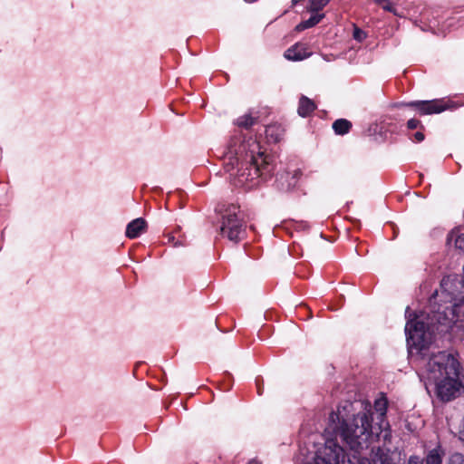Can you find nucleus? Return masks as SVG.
<instances>
[{"label":"nucleus","instance_id":"nucleus-1","mask_svg":"<svg viewBox=\"0 0 464 464\" xmlns=\"http://www.w3.org/2000/svg\"><path fill=\"white\" fill-rule=\"evenodd\" d=\"M459 283L444 277L440 290L432 295L426 309L420 314H411L408 306L405 311L407 323L405 334L409 352L421 355L424 361V350L431 343L436 333L461 334L464 336V321L458 320L457 314L464 304V292H458Z\"/></svg>","mask_w":464,"mask_h":464},{"label":"nucleus","instance_id":"nucleus-2","mask_svg":"<svg viewBox=\"0 0 464 464\" xmlns=\"http://www.w3.org/2000/svg\"><path fill=\"white\" fill-rule=\"evenodd\" d=\"M388 401L382 396L374 401L373 406L369 401L362 403V410L351 417L343 418L340 408L329 416V428L338 436L353 453V458L359 457L375 442L382 446L392 442V430L387 420Z\"/></svg>","mask_w":464,"mask_h":464},{"label":"nucleus","instance_id":"nucleus-3","mask_svg":"<svg viewBox=\"0 0 464 464\" xmlns=\"http://www.w3.org/2000/svg\"><path fill=\"white\" fill-rule=\"evenodd\" d=\"M460 364L450 353L439 352L429 357L425 363V387L435 385L437 397L442 401H450L458 397L463 384L459 379Z\"/></svg>","mask_w":464,"mask_h":464},{"label":"nucleus","instance_id":"nucleus-4","mask_svg":"<svg viewBox=\"0 0 464 464\" xmlns=\"http://www.w3.org/2000/svg\"><path fill=\"white\" fill-rule=\"evenodd\" d=\"M272 163V157L266 153L260 142L253 137L246 138L238 134L233 136L223 154V166L226 173L237 169L240 174L247 170L261 171Z\"/></svg>","mask_w":464,"mask_h":464},{"label":"nucleus","instance_id":"nucleus-5","mask_svg":"<svg viewBox=\"0 0 464 464\" xmlns=\"http://www.w3.org/2000/svg\"><path fill=\"white\" fill-rule=\"evenodd\" d=\"M218 210L222 216L221 236L236 244L241 241L246 236V225L238 216L239 207L234 204L223 205Z\"/></svg>","mask_w":464,"mask_h":464},{"label":"nucleus","instance_id":"nucleus-6","mask_svg":"<svg viewBox=\"0 0 464 464\" xmlns=\"http://www.w3.org/2000/svg\"><path fill=\"white\" fill-rule=\"evenodd\" d=\"M462 106L461 103L450 99H434L429 101H412L409 102H400L392 104L393 108H410L416 111L419 115H431L445 111H454Z\"/></svg>","mask_w":464,"mask_h":464},{"label":"nucleus","instance_id":"nucleus-7","mask_svg":"<svg viewBox=\"0 0 464 464\" xmlns=\"http://www.w3.org/2000/svg\"><path fill=\"white\" fill-rule=\"evenodd\" d=\"M315 464H354L346 457L345 451L334 440H327L324 448L318 450L314 459Z\"/></svg>","mask_w":464,"mask_h":464},{"label":"nucleus","instance_id":"nucleus-8","mask_svg":"<svg viewBox=\"0 0 464 464\" xmlns=\"http://www.w3.org/2000/svg\"><path fill=\"white\" fill-rule=\"evenodd\" d=\"M311 55L305 44H295L285 52V57L289 61H302Z\"/></svg>","mask_w":464,"mask_h":464},{"label":"nucleus","instance_id":"nucleus-9","mask_svg":"<svg viewBox=\"0 0 464 464\" xmlns=\"http://www.w3.org/2000/svg\"><path fill=\"white\" fill-rule=\"evenodd\" d=\"M145 228L146 221L141 218H136L128 224L126 227V236L129 238H136L145 231Z\"/></svg>","mask_w":464,"mask_h":464},{"label":"nucleus","instance_id":"nucleus-10","mask_svg":"<svg viewBox=\"0 0 464 464\" xmlns=\"http://www.w3.org/2000/svg\"><path fill=\"white\" fill-rule=\"evenodd\" d=\"M229 183L244 190H249L256 186V179L253 177L249 179V176H230Z\"/></svg>","mask_w":464,"mask_h":464},{"label":"nucleus","instance_id":"nucleus-11","mask_svg":"<svg viewBox=\"0 0 464 464\" xmlns=\"http://www.w3.org/2000/svg\"><path fill=\"white\" fill-rule=\"evenodd\" d=\"M316 109V105L308 97L302 95L299 99L297 113L303 118H306L311 115L312 112Z\"/></svg>","mask_w":464,"mask_h":464},{"label":"nucleus","instance_id":"nucleus-12","mask_svg":"<svg viewBox=\"0 0 464 464\" xmlns=\"http://www.w3.org/2000/svg\"><path fill=\"white\" fill-rule=\"evenodd\" d=\"M324 17V14H312L307 20L302 21L299 24L296 25L297 31H303L305 29H309L319 24Z\"/></svg>","mask_w":464,"mask_h":464},{"label":"nucleus","instance_id":"nucleus-13","mask_svg":"<svg viewBox=\"0 0 464 464\" xmlns=\"http://www.w3.org/2000/svg\"><path fill=\"white\" fill-rule=\"evenodd\" d=\"M444 455L445 452L443 449L439 445L430 450L426 457V464H442V458Z\"/></svg>","mask_w":464,"mask_h":464},{"label":"nucleus","instance_id":"nucleus-14","mask_svg":"<svg viewBox=\"0 0 464 464\" xmlns=\"http://www.w3.org/2000/svg\"><path fill=\"white\" fill-rule=\"evenodd\" d=\"M297 176H279L276 179L277 187L280 190L288 191L297 183Z\"/></svg>","mask_w":464,"mask_h":464},{"label":"nucleus","instance_id":"nucleus-15","mask_svg":"<svg viewBox=\"0 0 464 464\" xmlns=\"http://www.w3.org/2000/svg\"><path fill=\"white\" fill-rule=\"evenodd\" d=\"M352 128V123L346 119H338L333 123V130L337 135L347 134Z\"/></svg>","mask_w":464,"mask_h":464},{"label":"nucleus","instance_id":"nucleus-16","mask_svg":"<svg viewBox=\"0 0 464 464\" xmlns=\"http://www.w3.org/2000/svg\"><path fill=\"white\" fill-rule=\"evenodd\" d=\"M256 122V119L254 118L251 114H245L243 116H240L237 120V124L239 127L248 129L252 127Z\"/></svg>","mask_w":464,"mask_h":464},{"label":"nucleus","instance_id":"nucleus-17","mask_svg":"<svg viewBox=\"0 0 464 464\" xmlns=\"http://www.w3.org/2000/svg\"><path fill=\"white\" fill-rule=\"evenodd\" d=\"M376 458L379 464H394L392 457L390 456V450H387V452H384L383 450L378 447Z\"/></svg>","mask_w":464,"mask_h":464},{"label":"nucleus","instance_id":"nucleus-18","mask_svg":"<svg viewBox=\"0 0 464 464\" xmlns=\"http://www.w3.org/2000/svg\"><path fill=\"white\" fill-rule=\"evenodd\" d=\"M309 2H310L309 11L314 13V12H318V11L322 10L325 5H328L330 0H310Z\"/></svg>","mask_w":464,"mask_h":464},{"label":"nucleus","instance_id":"nucleus-19","mask_svg":"<svg viewBox=\"0 0 464 464\" xmlns=\"http://www.w3.org/2000/svg\"><path fill=\"white\" fill-rule=\"evenodd\" d=\"M373 2L380 5L384 11L396 14V8L389 0H373Z\"/></svg>","mask_w":464,"mask_h":464},{"label":"nucleus","instance_id":"nucleus-20","mask_svg":"<svg viewBox=\"0 0 464 464\" xmlns=\"http://www.w3.org/2000/svg\"><path fill=\"white\" fill-rule=\"evenodd\" d=\"M448 464H464V455L458 452L451 454Z\"/></svg>","mask_w":464,"mask_h":464},{"label":"nucleus","instance_id":"nucleus-21","mask_svg":"<svg viewBox=\"0 0 464 464\" xmlns=\"http://www.w3.org/2000/svg\"><path fill=\"white\" fill-rule=\"evenodd\" d=\"M353 36L354 40L362 42L366 38V33L359 27L354 26Z\"/></svg>","mask_w":464,"mask_h":464},{"label":"nucleus","instance_id":"nucleus-22","mask_svg":"<svg viewBox=\"0 0 464 464\" xmlns=\"http://www.w3.org/2000/svg\"><path fill=\"white\" fill-rule=\"evenodd\" d=\"M407 128L409 130H415V129H421L423 130L424 127L423 125L421 124L420 121L415 119V118H411L408 121H407Z\"/></svg>","mask_w":464,"mask_h":464},{"label":"nucleus","instance_id":"nucleus-23","mask_svg":"<svg viewBox=\"0 0 464 464\" xmlns=\"http://www.w3.org/2000/svg\"><path fill=\"white\" fill-rule=\"evenodd\" d=\"M456 248L464 252V234H459L454 239Z\"/></svg>","mask_w":464,"mask_h":464},{"label":"nucleus","instance_id":"nucleus-24","mask_svg":"<svg viewBox=\"0 0 464 464\" xmlns=\"http://www.w3.org/2000/svg\"><path fill=\"white\" fill-rule=\"evenodd\" d=\"M413 138H414V140H415L416 142H421V141H423V140H424V139H425V135H424V133L422 132V130H419V131H417V132H415V133H414Z\"/></svg>","mask_w":464,"mask_h":464},{"label":"nucleus","instance_id":"nucleus-25","mask_svg":"<svg viewBox=\"0 0 464 464\" xmlns=\"http://www.w3.org/2000/svg\"><path fill=\"white\" fill-rule=\"evenodd\" d=\"M275 130V127H273V126L267 127L266 130V135L273 138V130Z\"/></svg>","mask_w":464,"mask_h":464},{"label":"nucleus","instance_id":"nucleus-26","mask_svg":"<svg viewBox=\"0 0 464 464\" xmlns=\"http://www.w3.org/2000/svg\"><path fill=\"white\" fill-rule=\"evenodd\" d=\"M269 166H270V165H268V166L266 167V169H265V171H267V172H270V171H271V169H269ZM263 171H264V169H263ZM259 172H260V175H263L262 170H261V171H259Z\"/></svg>","mask_w":464,"mask_h":464},{"label":"nucleus","instance_id":"nucleus-27","mask_svg":"<svg viewBox=\"0 0 464 464\" xmlns=\"http://www.w3.org/2000/svg\"><path fill=\"white\" fill-rule=\"evenodd\" d=\"M248 464H260L257 460H251L248 462Z\"/></svg>","mask_w":464,"mask_h":464},{"label":"nucleus","instance_id":"nucleus-28","mask_svg":"<svg viewBox=\"0 0 464 464\" xmlns=\"http://www.w3.org/2000/svg\"><path fill=\"white\" fill-rule=\"evenodd\" d=\"M274 140H275V141H278V140H279L278 137H277V136H276V137H275Z\"/></svg>","mask_w":464,"mask_h":464},{"label":"nucleus","instance_id":"nucleus-29","mask_svg":"<svg viewBox=\"0 0 464 464\" xmlns=\"http://www.w3.org/2000/svg\"><path fill=\"white\" fill-rule=\"evenodd\" d=\"M257 178H259V175H256V178H255L256 182H257Z\"/></svg>","mask_w":464,"mask_h":464}]
</instances>
